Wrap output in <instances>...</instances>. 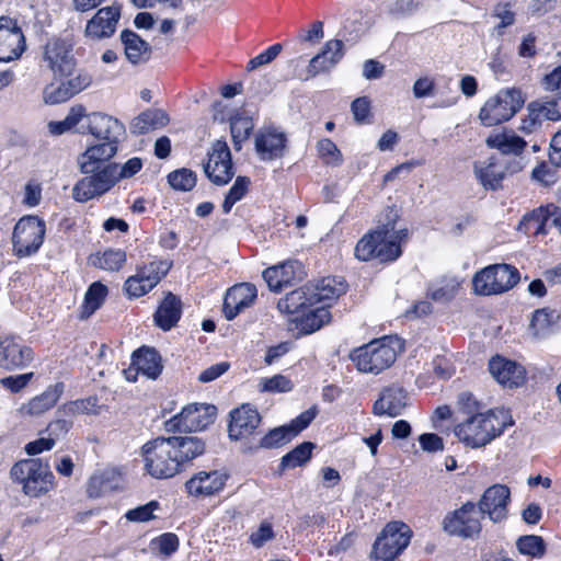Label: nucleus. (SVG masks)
Returning <instances> with one entry per match:
<instances>
[{
    "instance_id": "obj_28",
    "label": "nucleus",
    "mask_w": 561,
    "mask_h": 561,
    "mask_svg": "<svg viewBox=\"0 0 561 561\" xmlns=\"http://www.w3.org/2000/svg\"><path fill=\"white\" fill-rule=\"evenodd\" d=\"M255 151L262 161H272L284 157L287 137L275 128H264L255 135Z\"/></svg>"
},
{
    "instance_id": "obj_5",
    "label": "nucleus",
    "mask_w": 561,
    "mask_h": 561,
    "mask_svg": "<svg viewBox=\"0 0 561 561\" xmlns=\"http://www.w3.org/2000/svg\"><path fill=\"white\" fill-rule=\"evenodd\" d=\"M308 284L316 308L297 321V329L302 334H311L329 323L332 319L330 308L348 289V284L342 276H324Z\"/></svg>"
},
{
    "instance_id": "obj_30",
    "label": "nucleus",
    "mask_w": 561,
    "mask_h": 561,
    "mask_svg": "<svg viewBox=\"0 0 561 561\" xmlns=\"http://www.w3.org/2000/svg\"><path fill=\"white\" fill-rule=\"evenodd\" d=\"M121 18V10L116 7H104L96 11L85 25V36L93 39L111 37Z\"/></svg>"
},
{
    "instance_id": "obj_31",
    "label": "nucleus",
    "mask_w": 561,
    "mask_h": 561,
    "mask_svg": "<svg viewBox=\"0 0 561 561\" xmlns=\"http://www.w3.org/2000/svg\"><path fill=\"white\" fill-rule=\"evenodd\" d=\"M182 313L183 304L181 298L172 291H167L153 313L154 325L168 332L178 325Z\"/></svg>"
},
{
    "instance_id": "obj_17",
    "label": "nucleus",
    "mask_w": 561,
    "mask_h": 561,
    "mask_svg": "<svg viewBox=\"0 0 561 561\" xmlns=\"http://www.w3.org/2000/svg\"><path fill=\"white\" fill-rule=\"evenodd\" d=\"M217 408L209 403H190L181 412L164 422L170 433H193L206 430L215 422Z\"/></svg>"
},
{
    "instance_id": "obj_61",
    "label": "nucleus",
    "mask_w": 561,
    "mask_h": 561,
    "mask_svg": "<svg viewBox=\"0 0 561 561\" xmlns=\"http://www.w3.org/2000/svg\"><path fill=\"white\" fill-rule=\"evenodd\" d=\"M92 398H85L66 402L57 410V415H61L62 417H72L80 413H84L89 410V405L92 404Z\"/></svg>"
},
{
    "instance_id": "obj_12",
    "label": "nucleus",
    "mask_w": 561,
    "mask_h": 561,
    "mask_svg": "<svg viewBox=\"0 0 561 561\" xmlns=\"http://www.w3.org/2000/svg\"><path fill=\"white\" fill-rule=\"evenodd\" d=\"M46 236V222L37 215L22 216L13 227L12 253L18 259L35 255L42 248Z\"/></svg>"
},
{
    "instance_id": "obj_10",
    "label": "nucleus",
    "mask_w": 561,
    "mask_h": 561,
    "mask_svg": "<svg viewBox=\"0 0 561 561\" xmlns=\"http://www.w3.org/2000/svg\"><path fill=\"white\" fill-rule=\"evenodd\" d=\"M519 280L520 273L514 265L490 264L474 273L472 289L479 296L501 295L514 288Z\"/></svg>"
},
{
    "instance_id": "obj_56",
    "label": "nucleus",
    "mask_w": 561,
    "mask_h": 561,
    "mask_svg": "<svg viewBox=\"0 0 561 561\" xmlns=\"http://www.w3.org/2000/svg\"><path fill=\"white\" fill-rule=\"evenodd\" d=\"M556 168L551 163L541 161L533 169L531 176L546 186L553 185L558 180Z\"/></svg>"
},
{
    "instance_id": "obj_64",
    "label": "nucleus",
    "mask_w": 561,
    "mask_h": 561,
    "mask_svg": "<svg viewBox=\"0 0 561 561\" xmlns=\"http://www.w3.org/2000/svg\"><path fill=\"white\" fill-rule=\"evenodd\" d=\"M549 163L561 167V128L552 136L548 152Z\"/></svg>"
},
{
    "instance_id": "obj_16",
    "label": "nucleus",
    "mask_w": 561,
    "mask_h": 561,
    "mask_svg": "<svg viewBox=\"0 0 561 561\" xmlns=\"http://www.w3.org/2000/svg\"><path fill=\"white\" fill-rule=\"evenodd\" d=\"M522 161L517 159L500 160L496 154H491L484 161L473 163V174L478 183L486 192L503 190L507 175H513L523 170Z\"/></svg>"
},
{
    "instance_id": "obj_8",
    "label": "nucleus",
    "mask_w": 561,
    "mask_h": 561,
    "mask_svg": "<svg viewBox=\"0 0 561 561\" xmlns=\"http://www.w3.org/2000/svg\"><path fill=\"white\" fill-rule=\"evenodd\" d=\"M403 348L397 335H385L352 350L350 359L358 371L378 375L396 363Z\"/></svg>"
},
{
    "instance_id": "obj_27",
    "label": "nucleus",
    "mask_w": 561,
    "mask_h": 561,
    "mask_svg": "<svg viewBox=\"0 0 561 561\" xmlns=\"http://www.w3.org/2000/svg\"><path fill=\"white\" fill-rule=\"evenodd\" d=\"M316 308L309 284H305L282 297L277 302V309L283 314L297 316L293 321L302 319L305 314Z\"/></svg>"
},
{
    "instance_id": "obj_20",
    "label": "nucleus",
    "mask_w": 561,
    "mask_h": 561,
    "mask_svg": "<svg viewBox=\"0 0 561 561\" xmlns=\"http://www.w3.org/2000/svg\"><path fill=\"white\" fill-rule=\"evenodd\" d=\"M488 370L504 389H517L527 381L526 368L501 354H495L489 359Z\"/></svg>"
},
{
    "instance_id": "obj_7",
    "label": "nucleus",
    "mask_w": 561,
    "mask_h": 561,
    "mask_svg": "<svg viewBox=\"0 0 561 561\" xmlns=\"http://www.w3.org/2000/svg\"><path fill=\"white\" fill-rule=\"evenodd\" d=\"M408 239V228H400L391 238L380 233L379 230L369 229L357 240L354 257L363 263L392 264L402 256L403 245Z\"/></svg>"
},
{
    "instance_id": "obj_43",
    "label": "nucleus",
    "mask_w": 561,
    "mask_h": 561,
    "mask_svg": "<svg viewBox=\"0 0 561 561\" xmlns=\"http://www.w3.org/2000/svg\"><path fill=\"white\" fill-rule=\"evenodd\" d=\"M316 445L311 442H302L280 458L279 471L295 469L305 466L312 457Z\"/></svg>"
},
{
    "instance_id": "obj_35",
    "label": "nucleus",
    "mask_w": 561,
    "mask_h": 561,
    "mask_svg": "<svg viewBox=\"0 0 561 561\" xmlns=\"http://www.w3.org/2000/svg\"><path fill=\"white\" fill-rule=\"evenodd\" d=\"M64 390L65 383L62 381L48 386L42 393L22 404L21 412L30 416H38L46 413L57 404Z\"/></svg>"
},
{
    "instance_id": "obj_26",
    "label": "nucleus",
    "mask_w": 561,
    "mask_h": 561,
    "mask_svg": "<svg viewBox=\"0 0 561 561\" xmlns=\"http://www.w3.org/2000/svg\"><path fill=\"white\" fill-rule=\"evenodd\" d=\"M257 297V289L252 283H238L227 289L222 313L228 321L233 320L241 311L252 306Z\"/></svg>"
},
{
    "instance_id": "obj_11",
    "label": "nucleus",
    "mask_w": 561,
    "mask_h": 561,
    "mask_svg": "<svg viewBox=\"0 0 561 561\" xmlns=\"http://www.w3.org/2000/svg\"><path fill=\"white\" fill-rule=\"evenodd\" d=\"M173 262L154 256L148 262L136 265L135 274L128 276L123 293L128 299H137L149 294L168 275Z\"/></svg>"
},
{
    "instance_id": "obj_46",
    "label": "nucleus",
    "mask_w": 561,
    "mask_h": 561,
    "mask_svg": "<svg viewBox=\"0 0 561 561\" xmlns=\"http://www.w3.org/2000/svg\"><path fill=\"white\" fill-rule=\"evenodd\" d=\"M401 219L399 209L396 206H387L379 215L376 220L374 230H379L380 233L390 237L396 236L399 229L397 225Z\"/></svg>"
},
{
    "instance_id": "obj_49",
    "label": "nucleus",
    "mask_w": 561,
    "mask_h": 561,
    "mask_svg": "<svg viewBox=\"0 0 561 561\" xmlns=\"http://www.w3.org/2000/svg\"><path fill=\"white\" fill-rule=\"evenodd\" d=\"M85 116V106L76 104L70 107L67 116L62 121L50 122L49 128L53 134L61 135L76 127Z\"/></svg>"
},
{
    "instance_id": "obj_37",
    "label": "nucleus",
    "mask_w": 561,
    "mask_h": 561,
    "mask_svg": "<svg viewBox=\"0 0 561 561\" xmlns=\"http://www.w3.org/2000/svg\"><path fill=\"white\" fill-rule=\"evenodd\" d=\"M133 366L149 379L156 380L162 373L161 356L153 347L141 346L131 355Z\"/></svg>"
},
{
    "instance_id": "obj_22",
    "label": "nucleus",
    "mask_w": 561,
    "mask_h": 561,
    "mask_svg": "<svg viewBox=\"0 0 561 561\" xmlns=\"http://www.w3.org/2000/svg\"><path fill=\"white\" fill-rule=\"evenodd\" d=\"M511 490L507 485L495 483L486 488L477 504L482 516H488L493 523H501L508 516Z\"/></svg>"
},
{
    "instance_id": "obj_3",
    "label": "nucleus",
    "mask_w": 561,
    "mask_h": 561,
    "mask_svg": "<svg viewBox=\"0 0 561 561\" xmlns=\"http://www.w3.org/2000/svg\"><path fill=\"white\" fill-rule=\"evenodd\" d=\"M102 162L80 171L84 176L72 187V198L78 203H87L110 192L121 180L136 175L142 168L138 157L128 159L123 165L113 162V158H101Z\"/></svg>"
},
{
    "instance_id": "obj_9",
    "label": "nucleus",
    "mask_w": 561,
    "mask_h": 561,
    "mask_svg": "<svg viewBox=\"0 0 561 561\" xmlns=\"http://www.w3.org/2000/svg\"><path fill=\"white\" fill-rule=\"evenodd\" d=\"M10 479L20 486L28 499L47 496L56 488V478L50 466L42 458H24L15 461L10 469Z\"/></svg>"
},
{
    "instance_id": "obj_58",
    "label": "nucleus",
    "mask_w": 561,
    "mask_h": 561,
    "mask_svg": "<svg viewBox=\"0 0 561 561\" xmlns=\"http://www.w3.org/2000/svg\"><path fill=\"white\" fill-rule=\"evenodd\" d=\"M33 377V371L21 375H11L1 378L0 383L4 389L9 390L11 393H19L31 382Z\"/></svg>"
},
{
    "instance_id": "obj_33",
    "label": "nucleus",
    "mask_w": 561,
    "mask_h": 561,
    "mask_svg": "<svg viewBox=\"0 0 561 561\" xmlns=\"http://www.w3.org/2000/svg\"><path fill=\"white\" fill-rule=\"evenodd\" d=\"M545 121H559L557 115L550 106V101L535 100L527 104V115L522 118L519 130L526 135H530L541 128Z\"/></svg>"
},
{
    "instance_id": "obj_48",
    "label": "nucleus",
    "mask_w": 561,
    "mask_h": 561,
    "mask_svg": "<svg viewBox=\"0 0 561 561\" xmlns=\"http://www.w3.org/2000/svg\"><path fill=\"white\" fill-rule=\"evenodd\" d=\"M316 149L323 164L340 167L343 163V154L332 139L321 138L318 140Z\"/></svg>"
},
{
    "instance_id": "obj_15",
    "label": "nucleus",
    "mask_w": 561,
    "mask_h": 561,
    "mask_svg": "<svg viewBox=\"0 0 561 561\" xmlns=\"http://www.w3.org/2000/svg\"><path fill=\"white\" fill-rule=\"evenodd\" d=\"M525 98L517 88L501 90L480 108L479 119L485 127L510 121L524 105Z\"/></svg>"
},
{
    "instance_id": "obj_38",
    "label": "nucleus",
    "mask_w": 561,
    "mask_h": 561,
    "mask_svg": "<svg viewBox=\"0 0 561 561\" xmlns=\"http://www.w3.org/2000/svg\"><path fill=\"white\" fill-rule=\"evenodd\" d=\"M121 41L124 45L125 56L130 64L139 65L150 59V45L136 32L129 28L123 30L121 33Z\"/></svg>"
},
{
    "instance_id": "obj_34",
    "label": "nucleus",
    "mask_w": 561,
    "mask_h": 561,
    "mask_svg": "<svg viewBox=\"0 0 561 561\" xmlns=\"http://www.w3.org/2000/svg\"><path fill=\"white\" fill-rule=\"evenodd\" d=\"M121 474L114 468L93 472L87 481L85 493L89 499H100L119 488Z\"/></svg>"
},
{
    "instance_id": "obj_21",
    "label": "nucleus",
    "mask_w": 561,
    "mask_h": 561,
    "mask_svg": "<svg viewBox=\"0 0 561 561\" xmlns=\"http://www.w3.org/2000/svg\"><path fill=\"white\" fill-rule=\"evenodd\" d=\"M204 171L214 184L226 185L233 175V163L231 152L226 141L217 140L214 142L211 152L208 153V161L204 165Z\"/></svg>"
},
{
    "instance_id": "obj_32",
    "label": "nucleus",
    "mask_w": 561,
    "mask_h": 561,
    "mask_svg": "<svg viewBox=\"0 0 561 561\" xmlns=\"http://www.w3.org/2000/svg\"><path fill=\"white\" fill-rule=\"evenodd\" d=\"M344 57V43L341 39H330L322 47L321 51L311 58L307 72L310 77L329 72Z\"/></svg>"
},
{
    "instance_id": "obj_23",
    "label": "nucleus",
    "mask_w": 561,
    "mask_h": 561,
    "mask_svg": "<svg viewBox=\"0 0 561 561\" xmlns=\"http://www.w3.org/2000/svg\"><path fill=\"white\" fill-rule=\"evenodd\" d=\"M228 479L229 476L220 470H201L185 482V492L197 500L213 497L225 489Z\"/></svg>"
},
{
    "instance_id": "obj_4",
    "label": "nucleus",
    "mask_w": 561,
    "mask_h": 561,
    "mask_svg": "<svg viewBox=\"0 0 561 561\" xmlns=\"http://www.w3.org/2000/svg\"><path fill=\"white\" fill-rule=\"evenodd\" d=\"M85 128L99 142L89 146L78 157L80 171L102 162L103 157L114 158L118 151L119 136L124 135V125L115 117L101 113H85Z\"/></svg>"
},
{
    "instance_id": "obj_39",
    "label": "nucleus",
    "mask_w": 561,
    "mask_h": 561,
    "mask_svg": "<svg viewBox=\"0 0 561 561\" xmlns=\"http://www.w3.org/2000/svg\"><path fill=\"white\" fill-rule=\"evenodd\" d=\"M108 295V288L101 282H93L87 289L83 301L79 308V319H89L99 310Z\"/></svg>"
},
{
    "instance_id": "obj_63",
    "label": "nucleus",
    "mask_w": 561,
    "mask_h": 561,
    "mask_svg": "<svg viewBox=\"0 0 561 561\" xmlns=\"http://www.w3.org/2000/svg\"><path fill=\"white\" fill-rule=\"evenodd\" d=\"M55 444L56 443L54 442V438H50L48 435V437H41L27 443L24 449L28 456L34 457L42 454L43 451L51 450Z\"/></svg>"
},
{
    "instance_id": "obj_14",
    "label": "nucleus",
    "mask_w": 561,
    "mask_h": 561,
    "mask_svg": "<svg viewBox=\"0 0 561 561\" xmlns=\"http://www.w3.org/2000/svg\"><path fill=\"white\" fill-rule=\"evenodd\" d=\"M483 516L472 501L446 513L442 520V529L450 537L462 540H474L482 533Z\"/></svg>"
},
{
    "instance_id": "obj_59",
    "label": "nucleus",
    "mask_w": 561,
    "mask_h": 561,
    "mask_svg": "<svg viewBox=\"0 0 561 561\" xmlns=\"http://www.w3.org/2000/svg\"><path fill=\"white\" fill-rule=\"evenodd\" d=\"M294 389L293 381L284 375H275L271 378L264 379L263 391L266 392H289Z\"/></svg>"
},
{
    "instance_id": "obj_54",
    "label": "nucleus",
    "mask_w": 561,
    "mask_h": 561,
    "mask_svg": "<svg viewBox=\"0 0 561 561\" xmlns=\"http://www.w3.org/2000/svg\"><path fill=\"white\" fill-rule=\"evenodd\" d=\"M283 46L280 43H275L264 49L262 53L251 58L247 64V70L253 71L261 66L271 64L282 51Z\"/></svg>"
},
{
    "instance_id": "obj_44",
    "label": "nucleus",
    "mask_w": 561,
    "mask_h": 561,
    "mask_svg": "<svg viewBox=\"0 0 561 561\" xmlns=\"http://www.w3.org/2000/svg\"><path fill=\"white\" fill-rule=\"evenodd\" d=\"M127 262L126 251L122 249H106L103 252H98L93 260V265L98 268L118 272Z\"/></svg>"
},
{
    "instance_id": "obj_52",
    "label": "nucleus",
    "mask_w": 561,
    "mask_h": 561,
    "mask_svg": "<svg viewBox=\"0 0 561 561\" xmlns=\"http://www.w3.org/2000/svg\"><path fill=\"white\" fill-rule=\"evenodd\" d=\"M549 218L550 214L542 207H539L526 214L519 225L524 226L526 231H533V233L538 234L545 231V226Z\"/></svg>"
},
{
    "instance_id": "obj_42",
    "label": "nucleus",
    "mask_w": 561,
    "mask_h": 561,
    "mask_svg": "<svg viewBox=\"0 0 561 561\" xmlns=\"http://www.w3.org/2000/svg\"><path fill=\"white\" fill-rule=\"evenodd\" d=\"M253 129L254 122L244 112H237L230 117V133L236 150L241 149L242 142L251 136Z\"/></svg>"
},
{
    "instance_id": "obj_19",
    "label": "nucleus",
    "mask_w": 561,
    "mask_h": 561,
    "mask_svg": "<svg viewBox=\"0 0 561 561\" xmlns=\"http://www.w3.org/2000/svg\"><path fill=\"white\" fill-rule=\"evenodd\" d=\"M26 49V39L16 19L0 16V64L19 59Z\"/></svg>"
},
{
    "instance_id": "obj_25",
    "label": "nucleus",
    "mask_w": 561,
    "mask_h": 561,
    "mask_svg": "<svg viewBox=\"0 0 561 561\" xmlns=\"http://www.w3.org/2000/svg\"><path fill=\"white\" fill-rule=\"evenodd\" d=\"M34 357L33 348L24 345L20 337L7 335L0 337V367L16 370L26 367Z\"/></svg>"
},
{
    "instance_id": "obj_62",
    "label": "nucleus",
    "mask_w": 561,
    "mask_h": 561,
    "mask_svg": "<svg viewBox=\"0 0 561 561\" xmlns=\"http://www.w3.org/2000/svg\"><path fill=\"white\" fill-rule=\"evenodd\" d=\"M421 448L427 453H437L444 449L443 438L435 433H424L419 436Z\"/></svg>"
},
{
    "instance_id": "obj_18",
    "label": "nucleus",
    "mask_w": 561,
    "mask_h": 561,
    "mask_svg": "<svg viewBox=\"0 0 561 561\" xmlns=\"http://www.w3.org/2000/svg\"><path fill=\"white\" fill-rule=\"evenodd\" d=\"M262 416L251 403H242L229 412L228 437L234 442L243 443V451L248 445H253L261 434Z\"/></svg>"
},
{
    "instance_id": "obj_47",
    "label": "nucleus",
    "mask_w": 561,
    "mask_h": 561,
    "mask_svg": "<svg viewBox=\"0 0 561 561\" xmlns=\"http://www.w3.org/2000/svg\"><path fill=\"white\" fill-rule=\"evenodd\" d=\"M169 185L179 192H190L197 183L196 173L187 168L176 169L167 176Z\"/></svg>"
},
{
    "instance_id": "obj_40",
    "label": "nucleus",
    "mask_w": 561,
    "mask_h": 561,
    "mask_svg": "<svg viewBox=\"0 0 561 561\" xmlns=\"http://www.w3.org/2000/svg\"><path fill=\"white\" fill-rule=\"evenodd\" d=\"M169 122L168 114L162 110H147L136 116L131 122V133L145 135Z\"/></svg>"
},
{
    "instance_id": "obj_60",
    "label": "nucleus",
    "mask_w": 561,
    "mask_h": 561,
    "mask_svg": "<svg viewBox=\"0 0 561 561\" xmlns=\"http://www.w3.org/2000/svg\"><path fill=\"white\" fill-rule=\"evenodd\" d=\"M73 422L71 419L67 420L61 415H57V417L50 421L46 427L48 435L50 438H54V442L64 438L69 431L72 428Z\"/></svg>"
},
{
    "instance_id": "obj_1",
    "label": "nucleus",
    "mask_w": 561,
    "mask_h": 561,
    "mask_svg": "<svg viewBox=\"0 0 561 561\" xmlns=\"http://www.w3.org/2000/svg\"><path fill=\"white\" fill-rule=\"evenodd\" d=\"M76 42L72 36L54 35L41 46V61L58 83L50 82L43 90L46 104L56 105L65 103L88 89L92 82V75L81 69L76 73L78 59L75 55Z\"/></svg>"
},
{
    "instance_id": "obj_41",
    "label": "nucleus",
    "mask_w": 561,
    "mask_h": 561,
    "mask_svg": "<svg viewBox=\"0 0 561 561\" xmlns=\"http://www.w3.org/2000/svg\"><path fill=\"white\" fill-rule=\"evenodd\" d=\"M293 439L286 425L274 427L266 434L256 438L253 445H248L245 453H254L259 449H274L279 448Z\"/></svg>"
},
{
    "instance_id": "obj_51",
    "label": "nucleus",
    "mask_w": 561,
    "mask_h": 561,
    "mask_svg": "<svg viewBox=\"0 0 561 561\" xmlns=\"http://www.w3.org/2000/svg\"><path fill=\"white\" fill-rule=\"evenodd\" d=\"M351 112L357 125H368L373 123L374 114L371 101L368 96L356 98L351 103Z\"/></svg>"
},
{
    "instance_id": "obj_57",
    "label": "nucleus",
    "mask_w": 561,
    "mask_h": 561,
    "mask_svg": "<svg viewBox=\"0 0 561 561\" xmlns=\"http://www.w3.org/2000/svg\"><path fill=\"white\" fill-rule=\"evenodd\" d=\"M316 416L317 409L312 407L301 412L295 419H293L289 424H286V427L289 431L293 438L296 437L300 432L306 430L311 424Z\"/></svg>"
},
{
    "instance_id": "obj_53",
    "label": "nucleus",
    "mask_w": 561,
    "mask_h": 561,
    "mask_svg": "<svg viewBox=\"0 0 561 561\" xmlns=\"http://www.w3.org/2000/svg\"><path fill=\"white\" fill-rule=\"evenodd\" d=\"M160 508V503L157 500H152L145 505L137 506L128 510L125 517L129 522L134 523H146L156 518L154 511Z\"/></svg>"
},
{
    "instance_id": "obj_13",
    "label": "nucleus",
    "mask_w": 561,
    "mask_h": 561,
    "mask_svg": "<svg viewBox=\"0 0 561 561\" xmlns=\"http://www.w3.org/2000/svg\"><path fill=\"white\" fill-rule=\"evenodd\" d=\"M411 537L412 530L405 523H387L373 543L369 560L394 561L409 546Z\"/></svg>"
},
{
    "instance_id": "obj_6",
    "label": "nucleus",
    "mask_w": 561,
    "mask_h": 561,
    "mask_svg": "<svg viewBox=\"0 0 561 561\" xmlns=\"http://www.w3.org/2000/svg\"><path fill=\"white\" fill-rule=\"evenodd\" d=\"M513 425L512 415L504 409L474 413L454 428L455 435L467 447L480 448L501 436Z\"/></svg>"
},
{
    "instance_id": "obj_2",
    "label": "nucleus",
    "mask_w": 561,
    "mask_h": 561,
    "mask_svg": "<svg viewBox=\"0 0 561 561\" xmlns=\"http://www.w3.org/2000/svg\"><path fill=\"white\" fill-rule=\"evenodd\" d=\"M144 468L156 479H169L186 470L206 450L197 436H158L142 446Z\"/></svg>"
},
{
    "instance_id": "obj_24",
    "label": "nucleus",
    "mask_w": 561,
    "mask_h": 561,
    "mask_svg": "<svg viewBox=\"0 0 561 561\" xmlns=\"http://www.w3.org/2000/svg\"><path fill=\"white\" fill-rule=\"evenodd\" d=\"M306 273L304 265L297 260H288L278 265L270 266L262 273L267 287L273 293L294 286L304 279Z\"/></svg>"
},
{
    "instance_id": "obj_36",
    "label": "nucleus",
    "mask_w": 561,
    "mask_h": 561,
    "mask_svg": "<svg viewBox=\"0 0 561 561\" xmlns=\"http://www.w3.org/2000/svg\"><path fill=\"white\" fill-rule=\"evenodd\" d=\"M485 145L489 149L497 150L502 156L522 160V154L527 148V141L514 133H494L486 137Z\"/></svg>"
},
{
    "instance_id": "obj_29",
    "label": "nucleus",
    "mask_w": 561,
    "mask_h": 561,
    "mask_svg": "<svg viewBox=\"0 0 561 561\" xmlns=\"http://www.w3.org/2000/svg\"><path fill=\"white\" fill-rule=\"evenodd\" d=\"M408 393L398 385L385 387L374 402L371 412L376 416L396 417L407 407Z\"/></svg>"
},
{
    "instance_id": "obj_50",
    "label": "nucleus",
    "mask_w": 561,
    "mask_h": 561,
    "mask_svg": "<svg viewBox=\"0 0 561 561\" xmlns=\"http://www.w3.org/2000/svg\"><path fill=\"white\" fill-rule=\"evenodd\" d=\"M554 311L549 308H541L534 311L529 330L536 337L542 336L553 324Z\"/></svg>"
},
{
    "instance_id": "obj_45",
    "label": "nucleus",
    "mask_w": 561,
    "mask_h": 561,
    "mask_svg": "<svg viewBox=\"0 0 561 561\" xmlns=\"http://www.w3.org/2000/svg\"><path fill=\"white\" fill-rule=\"evenodd\" d=\"M516 548L520 554L533 559H541L547 552V543L541 536L523 535L516 540Z\"/></svg>"
},
{
    "instance_id": "obj_55",
    "label": "nucleus",
    "mask_w": 561,
    "mask_h": 561,
    "mask_svg": "<svg viewBox=\"0 0 561 561\" xmlns=\"http://www.w3.org/2000/svg\"><path fill=\"white\" fill-rule=\"evenodd\" d=\"M275 538V531L272 523L267 520H263L259 528L252 531L249 536V543H251L254 548L260 549L266 542L273 540Z\"/></svg>"
}]
</instances>
